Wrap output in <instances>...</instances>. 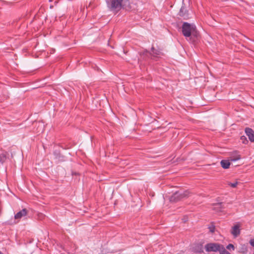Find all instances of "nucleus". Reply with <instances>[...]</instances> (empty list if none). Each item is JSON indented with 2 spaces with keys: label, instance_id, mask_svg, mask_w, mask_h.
<instances>
[{
  "label": "nucleus",
  "instance_id": "nucleus-1",
  "mask_svg": "<svg viewBox=\"0 0 254 254\" xmlns=\"http://www.w3.org/2000/svg\"><path fill=\"white\" fill-rule=\"evenodd\" d=\"M108 7L113 11L118 12L122 8H130L128 0H106Z\"/></svg>",
  "mask_w": 254,
  "mask_h": 254
},
{
  "label": "nucleus",
  "instance_id": "nucleus-2",
  "mask_svg": "<svg viewBox=\"0 0 254 254\" xmlns=\"http://www.w3.org/2000/svg\"><path fill=\"white\" fill-rule=\"evenodd\" d=\"M183 35L187 37L191 35H196V27L194 25L185 22L182 26Z\"/></svg>",
  "mask_w": 254,
  "mask_h": 254
},
{
  "label": "nucleus",
  "instance_id": "nucleus-3",
  "mask_svg": "<svg viewBox=\"0 0 254 254\" xmlns=\"http://www.w3.org/2000/svg\"><path fill=\"white\" fill-rule=\"evenodd\" d=\"M204 248L207 252H220L223 248V246L218 243H210L205 245Z\"/></svg>",
  "mask_w": 254,
  "mask_h": 254
},
{
  "label": "nucleus",
  "instance_id": "nucleus-4",
  "mask_svg": "<svg viewBox=\"0 0 254 254\" xmlns=\"http://www.w3.org/2000/svg\"><path fill=\"white\" fill-rule=\"evenodd\" d=\"M189 195V192L188 191H185L183 192H177L175 193L171 198V201L178 200L179 199H182L183 198L186 197L188 196Z\"/></svg>",
  "mask_w": 254,
  "mask_h": 254
},
{
  "label": "nucleus",
  "instance_id": "nucleus-5",
  "mask_svg": "<svg viewBox=\"0 0 254 254\" xmlns=\"http://www.w3.org/2000/svg\"><path fill=\"white\" fill-rule=\"evenodd\" d=\"M240 225L237 224L234 225L231 230V234L233 235L235 238L237 237L240 234Z\"/></svg>",
  "mask_w": 254,
  "mask_h": 254
},
{
  "label": "nucleus",
  "instance_id": "nucleus-6",
  "mask_svg": "<svg viewBox=\"0 0 254 254\" xmlns=\"http://www.w3.org/2000/svg\"><path fill=\"white\" fill-rule=\"evenodd\" d=\"M27 214V210L26 209L24 208L22 210L20 211L18 213H17L15 216L14 218L15 220H17V221H19V220L23 216H25Z\"/></svg>",
  "mask_w": 254,
  "mask_h": 254
},
{
  "label": "nucleus",
  "instance_id": "nucleus-7",
  "mask_svg": "<svg viewBox=\"0 0 254 254\" xmlns=\"http://www.w3.org/2000/svg\"><path fill=\"white\" fill-rule=\"evenodd\" d=\"M245 132L251 141H254V131L250 128H246Z\"/></svg>",
  "mask_w": 254,
  "mask_h": 254
},
{
  "label": "nucleus",
  "instance_id": "nucleus-8",
  "mask_svg": "<svg viewBox=\"0 0 254 254\" xmlns=\"http://www.w3.org/2000/svg\"><path fill=\"white\" fill-rule=\"evenodd\" d=\"M229 158L231 161H235L240 160L241 157L237 152H235L231 155Z\"/></svg>",
  "mask_w": 254,
  "mask_h": 254
},
{
  "label": "nucleus",
  "instance_id": "nucleus-9",
  "mask_svg": "<svg viewBox=\"0 0 254 254\" xmlns=\"http://www.w3.org/2000/svg\"><path fill=\"white\" fill-rule=\"evenodd\" d=\"M230 159L229 160H223L220 162V164L224 169H228L230 166Z\"/></svg>",
  "mask_w": 254,
  "mask_h": 254
},
{
  "label": "nucleus",
  "instance_id": "nucleus-10",
  "mask_svg": "<svg viewBox=\"0 0 254 254\" xmlns=\"http://www.w3.org/2000/svg\"><path fill=\"white\" fill-rule=\"evenodd\" d=\"M239 252L242 254H246L248 252V248L246 245H241Z\"/></svg>",
  "mask_w": 254,
  "mask_h": 254
},
{
  "label": "nucleus",
  "instance_id": "nucleus-11",
  "mask_svg": "<svg viewBox=\"0 0 254 254\" xmlns=\"http://www.w3.org/2000/svg\"><path fill=\"white\" fill-rule=\"evenodd\" d=\"M6 160V156L4 154L0 155V163H2Z\"/></svg>",
  "mask_w": 254,
  "mask_h": 254
},
{
  "label": "nucleus",
  "instance_id": "nucleus-12",
  "mask_svg": "<svg viewBox=\"0 0 254 254\" xmlns=\"http://www.w3.org/2000/svg\"><path fill=\"white\" fill-rule=\"evenodd\" d=\"M220 254H231L229 252H228L224 247L223 246V248L221 249L220 252H219Z\"/></svg>",
  "mask_w": 254,
  "mask_h": 254
},
{
  "label": "nucleus",
  "instance_id": "nucleus-13",
  "mask_svg": "<svg viewBox=\"0 0 254 254\" xmlns=\"http://www.w3.org/2000/svg\"><path fill=\"white\" fill-rule=\"evenodd\" d=\"M238 183H239L238 182H237V181L234 182V183H233L229 182V183H228V185L229 186H231V187L234 188H236L237 186Z\"/></svg>",
  "mask_w": 254,
  "mask_h": 254
},
{
  "label": "nucleus",
  "instance_id": "nucleus-14",
  "mask_svg": "<svg viewBox=\"0 0 254 254\" xmlns=\"http://www.w3.org/2000/svg\"><path fill=\"white\" fill-rule=\"evenodd\" d=\"M152 51L153 54L156 55H159L160 53V51H159L157 50H155L154 47L152 48Z\"/></svg>",
  "mask_w": 254,
  "mask_h": 254
},
{
  "label": "nucleus",
  "instance_id": "nucleus-15",
  "mask_svg": "<svg viewBox=\"0 0 254 254\" xmlns=\"http://www.w3.org/2000/svg\"><path fill=\"white\" fill-rule=\"evenodd\" d=\"M226 248L228 249V250H231V249H232V250H235V247H234V246L233 245V244H229L227 247H226Z\"/></svg>",
  "mask_w": 254,
  "mask_h": 254
},
{
  "label": "nucleus",
  "instance_id": "nucleus-16",
  "mask_svg": "<svg viewBox=\"0 0 254 254\" xmlns=\"http://www.w3.org/2000/svg\"><path fill=\"white\" fill-rule=\"evenodd\" d=\"M250 245L253 246V247H254V239H252L251 240H250Z\"/></svg>",
  "mask_w": 254,
  "mask_h": 254
},
{
  "label": "nucleus",
  "instance_id": "nucleus-17",
  "mask_svg": "<svg viewBox=\"0 0 254 254\" xmlns=\"http://www.w3.org/2000/svg\"><path fill=\"white\" fill-rule=\"evenodd\" d=\"M210 229V231L211 232V233H213L214 232V230H215V228L214 227H210L209 228Z\"/></svg>",
  "mask_w": 254,
  "mask_h": 254
},
{
  "label": "nucleus",
  "instance_id": "nucleus-18",
  "mask_svg": "<svg viewBox=\"0 0 254 254\" xmlns=\"http://www.w3.org/2000/svg\"><path fill=\"white\" fill-rule=\"evenodd\" d=\"M243 137H244V136H242V137H241V139H244V138H243Z\"/></svg>",
  "mask_w": 254,
  "mask_h": 254
},
{
  "label": "nucleus",
  "instance_id": "nucleus-19",
  "mask_svg": "<svg viewBox=\"0 0 254 254\" xmlns=\"http://www.w3.org/2000/svg\"><path fill=\"white\" fill-rule=\"evenodd\" d=\"M243 137H244V136H242V137H241V139H244V138H243Z\"/></svg>",
  "mask_w": 254,
  "mask_h": 254
},
{
  "label": "nucleus",
  "instance_id": "nucleus-20",
  "mask_svg": "<svg viewBox=\"0 0 254 254\" xmlns=\"http://www.w3.org/2000/svg\"><path fill=\"white\" fill-rule=\"evenodd\" d=\"M0 254H3L0 251Z\"/></svg>",
  "mask_w": 254,
  "mask_h": 254
}]
</instances>
